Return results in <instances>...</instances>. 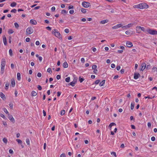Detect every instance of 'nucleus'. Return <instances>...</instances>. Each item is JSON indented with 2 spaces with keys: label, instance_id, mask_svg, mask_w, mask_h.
<instances>
[{
  "label": "nucleus",
  "instance_id": "nucleus-30",
  "mask_svg": "<svg viewBox=\"0 0 157 157\" xmlns=\"http://www.w3.org/2000/svg\"><path fill=\"white\" fill-rule=\"evenodd\" d=\"M131 32H132V31H131L130 30H127L125 31V33L127 35H129L131 34Z\"/></svg>",
  "mask_w": 157,
  "mask_h": 157
},
{
  "label": "nucleus",
  "instance_id": "nucleus-33",
  "mask_svg": "<svg viewBox=\"0 0 157 157\" xmlns=\"http://www.w3.org/2000/svg\"><path fill=\"white\" fill-rule=\"evenodd\" d=\"M152 71H153L154 72H157V68L154 67L152 69Z\"/></svg>",
  "mask_w": 157,
  "mask_h": 157
},
{
  "label": "nucleus",
  "instance_id": "nucleus-34",
  "mask_svg": "<svg viewBox=\"0 0 157 157\" xmlns=\"http://www.w3.org/2000/svg\"><path fill=\"white\" fill-rule=\"evenodd\" d=\"M0 116L5 120H6L7 119V118L5 117L4 115V114H2V113L0 114Z\"/></svg>",
  "mask_w": 157,
  "mask_h": 157
},
{
  "label": "nucleus",
  "instance_id": "nucleus-4",
  "mask_svg": "<svg viewBox=\"0 0 157 157\" xmlns=\"http://www.w3.org/2000/svg\"><path fill=\"white\" fill-rule=\"evenodd\" d=\"M33 29L31 27H29L26 29V33L28 34H30L33 32Z\"/></svg>",
  "mask_w": 157,
  "mask_h": 157
},
{
  "label": "nucleus",
  "instance_id": "nucleus-27",
  "mask_svg": "<svg viewBox=\"0 0 157 157\" xmlns=\"http://www.w3.org/2000/svg\"><path fill=\"white\" fill-rule=\"evenodd\" d=\"M133 25V23H130L128 24V25H127V27L128 28L131 27Z\"/></svg>",
  "mask_w": 157,
  "mask_h": 157
},
{
  "label": "nucleus",
  "instance_id": "nucleus-25",
  "mask_svg": "<svg viewBox=\"0 0 157 157\" xmlns=\"http://www.w3.org/2000/svg\"><path fill=\"white\" fill-rule=\"evenodd\" d=\"M81 12L83 13H85L86 12V9L81 8Z\"/></svg>",
  "mask_w": 157,
  "mask_h": 157
},
{
  "label": "nucleus",
  "instance_id": "nucleus-59",
  "mask_svg": "<svg viewBox=\"0 0 157 157\" xmlns=\"http://www.w3.org/2000/svg\"><path fill=\"white\" fill-rule=\"evenodd\" d=\"M37 76L39 77H40L41 76V74L40 72H38L37 73Z\"/></svg>",
  "mask_w": 157,
  "mask_h": 157
},
{
  "label": "nucleus",
  "instance_id": "nucleus-43",
  "mask_svg": "<svg viewBox=\"0 0 157 157\" xmlns=\"http://www.w3.org/2000/svg\"><path fill=\"white\" fill-rule=\"evenodd\" d=\"M121 27L123 28V29H128V27H127V25L123 26V25H122V26H121Z\"/></svg>",
  "mask_w": 157,
  "mask_h": 157
},
{
  "label": "nucleus",
  "instance_id": "nucleus-50",
  "mask_svg": "<svg viewBox=\"0 0 157 157\" xmlns=\"http://www.w3.org/2000/svg\"><path fill=\"white\" fill-rule=\"evenodd\" d=\"M11 12L12 13H16L17 12V10L15 9H13L11 11Z\"/></svg>",
  "mask_w": 157,
  "mask_h": 157
},
{
  "label": "nucleus",
  "instance_id": "nucleus-49",
  "mask_svg": "<svg viewBox=\"0 0 157 157\" xmlns=\"http://www.w3.org/2000/svg\"><path fill=\"white\" fill-rule=\"evenodd\" d=\"M47 71L48 73H50L52 72V70L50 68H48L47 70Z\"/></svg>",
  "mask_w": 157,
  "mask_h": 157
},
{
  "label": "nucleus",
  "instance_id": "nucleus-23",
  "mask_svg": "<svg viewBox=\"0 0 157 157\" xmlns=\"http://www.w3.org/2000/svg\"><path fill=\"white\" fill-rule=\"evenodd\" d=\"M9 86V82H6L5 84V89L6 90H7L8 89Z\"/></svg>",
  "mask_w": 157,
  "mask_h": 157
},
{
  "label": "nucleus",
  "instance_id": "nucleus-31",
  "mask_svg": "<svg viewBox=\"0 0 157 157\" xmlns=\"http://www.w3.org/2000/svg\"><path fill=\"white\" fill-rule=\"evenodd\" d=\"M14 31H13L11 29H9L8 31V33L9 34H12L13 33Z\"/></svg>",
  "mask_w": 157,
  "mask_h": 157
},
{
  "label": "nucleus",
  "instance_id": "nucleus-7",
  "mask_svg": "<svg viewBox=\"0 0 157 157\" xmlns=\"http://www.w3.org/2000/svg\"><path fill=\"white\" fill-rule=\"evenodd\" d=\"M6 64V61L4 59H2V60L1 67V68L5 69Z\"/></svg>",
  "mask_w": 157,
  "mask_h": 157
},
{
  "label": "nucleus",
  "instance_id": "nucleus-62",
  "mask_svg": "<svg viewBox=\"0 0 157 157\" xmlns=\"http://www.w3.org/2000/svg\"><path fill=\"white\" fill-rule=\"evenodd\" d=\"M30 39L29 37H27L25 39V41L27 42H29L30 41Z\"/></svg>",
  "mask_w": 157,
  "mask_h": 157
},
{
  "label": "nucleus",
  "instance_id": "nucleus-17",
  "mask_svg": "<svg viewBox=\"0 0 157 157\" xmlns=\"http://www.w3.org/2000/svg\"><path fill=\"white\" fill-rule=\"evenodd\" d=\"M30 23L33 25H36L37 23L35 20L31 19L30 21Z\"/></svg>",
  "mask_w": 157,
  "mask_h": 157
},
{
  "label": "nucleus",
  "instance_id": "nucleus-13",
  "mask_svg": "<svg viewBox=\"0 0 157 157\" xmlns=\"http://www.w3.org/2000/svg\"><path fill=\"white\" fill-rule=\"evenodd\" d=\"M3 40L4 44L6 45L7 44V41L6 37L5 36H3Z\"/></svg>",
  "mask_w": 157,
  "mask_h": 157
},
{
  "label": "nucleus",
  "instance_id": "nucleus-3",
  "mask_svg": "<svg viewBox=\"0 0 157 157\" xmlns=\"http://www.w3.org/2000/svg\"><path fill=\"white\" fill-rule=\"evenodd\" d=\"M146 33H149L151 35H155L157 34V31L155 30L152 29H146Z\"/></svg>",
  "mask_w": 157,
  "mask_h": 157
},
{
  "label": "nucleus",
  "instance_id": "nucleus-37",
  "mask_svg": "<svg viewBox=\"0 0 157 157\" xmlns=\"http://www.w3.org/2000/svg\"><path fill=\"white\" fill-rule=\"evenodd\" d=\"M70 77H68L65 78V81L67 82H69L70 81Z\"/></svg>",
  "mask_w": 157,
  "mask_h": 157
},
{
  "label": "nucleus",
  "instance_id": "nucleus-16",
  "mask_svg": "<svg viewBox=\"0 0 157 157\" xmlns=\"http://www.w3.org/2000/svg\"><path fill=\"white\" fill-rule=\"evenodd\" d=\"M15 85V81L14 79L11 80V86L12 87H14Z\"/></svg>",
  "mask_w": 157,
  "mask_h": 157
},
{
  "label": "nucleus",
  "instance_id": "nucleus-35",
  "mask_svg": "<svg viewBox=\"0 0 157 157\" xmlns=\"http://www.w3.org/2000/svg\"><path fill=\"white\" fill-rule=\"evenodd\" d=\"M111 154L112 155H113L114 157H117V155L115 152L113 151L111 152Z\"/></svg>",
  "mask_w": 157,
  "mask_h": 157
},
{
  "label": "nucleus",
  "instance_id": "nucleus-28",
  "mask_svg": "<svg viewBox=\"0 0 157 157\" xmlns=\"http://www.w3.org/2000/svg\"><path fill=\"white\" fill-rule=\"evenodd\" d=\"M85 79L83 78H81V77H79V81L81 82H82Z\"/></svg>",
  "mask_w": 157,
  "mask_h": 157
},
{
  "label": "nucleus",
  "instance_id": "nucleus-22",
  "mask_svg": "<svg viewBox=\"0 0 157 157\" xmlns=\"http://www.w3.org/2000/svg\"><path fill=\"white\" fill-rule=\"evenodd\" d=\"M17 79L18 80L20 81L21 80V74L19 73H17Z\"/></svg>",
  "mask_w": 157,
  "mask_h": 157
},
{
  "label": "nucleus",
  "instance_id": "nucleus-63",
  "mask_svg": "<svg viewBox=\"0 0 157 157\" xmlns=\"http://www.w3.org/2000/svg\"><path fill=\"white\" fill-rule=\"evenodd\" d=\"M60 78H61V76L60 75H58L56 76V78L57 79L59 80V79H60Z\"/></svg>",
  "mask_w": 157,
  "mask_h": 157
},
{
  "label": "nucleus",
  "instance_id": "nucleus-42",
  "mask_svg": "<svg viewBox=\"0 0 157 157\" xmlns=\"http://www.w3.org/2000/svg\"><path fill=\"white\" fill-rule=\"evenodd\" d=\"M67 12L66 11V10H62L61 11V13L62 14H63V13H67Z\"/></svg>",
  "mask_w": 157,
  "mask_h": 157
},
{
  "label": "nucleus",
  "instance_id": "nucleus-6",
  "mask_svg": "<svg viewBox=\"0 0 157 157\" xmlns=\"http://www.w3.org/2000/svg\"><path fill=\"white\" fill-rule=\"evenodd\" d=\"M77 78H75L73 81L72 82H71L69 84H67L68 85H71L72 86H75V84L77 82Z\"/></svg>",
  "mask_w": 157,
  "mask_h": 157
},
{
  "label": "nucleus",
  "instance_id": "nucleus-56",
  "mask_svg": "<svg viewBox=\"0 0 157 157\" xmlns=\"http://www.w3.org/2000/svg\"><path fill=\"white\" fill-rule=\"evenodd\" d=\"M4 69H5L1 68V73L2 74H3Z\"/></svg>",
  "mask_w": 157,
  "mask_h": 157
},
{
  "label": "nucleus",
  "instance_id": "nucleus-21",
  "mask_svg": "<svg viewBox=\"0 0 157 157\" xmlns=\"http://www.w3.org/2000/svg\"><path fill=\"white\" fill-rule=\"evenodd\" d=\"M105 80H103L99 84V85L100 86H103L105 84Z\"/></svg>",
  "mask_w": 157,
  "mask_h": 157
},
{
  "label": "nucleus",
  "instance_id": "nucleus-58",
  "mask_svg": "<svg viewBox=\"0 0 157 157\" xmlns=\"http://www.w3.org/2000/svg\"><path fill=\"white\" fill-rule=\"evenodd\" d=\"M9 152L10 154H13V150L11 149H10L9 150Z\"/></svg>",
  "mask_w": 157,
  "mask_h": 157
},
{
  "label": "nucleus",
  "instance_id": "nucleus-46",
  "mask_svg": "<svg viewBox=\"0 0 157 157\" xmlns=\"http://www.w3.org/2000/svg\"><path fill=\"white\" fill-rule=\"evenodd\" d=\"M100 82V80H97L95 81L94 83L96 84H98Z\"/></svg>",
  "mask_w": 157,
  "mask_h": 157
},
{
  "label": "nucleus",
  "instance_id": "nucleus-51",
  "mask_svg": "<svg viewBox=\"0 0 157 157\" xmlns=\"http://www.w3.org/2000/svg\"><path fill=\"white\" fill-rule=\"evenodd\" d=\"M97 68V66L95 65H94L92 66V69L93 70H95Z\"/></svg>",
  "mask_w": 157,
  "mask_h": 157
},
{
  "label": "nucleus",
  "instance_id": "nucleus-1",
  "mask_svg": "<svg viewBox=\"0 0 157 157\" xmlns=\"http://www.w3.org/2000/svg\"><path fill=\"white\" fill-rule=\"evenodd\" d=\"M133 7L135 8H138L142 9L144 8H147L148 7V6L146 3H143L134 5L133 6Z\"/></svg>",
  "mask_w": 157,
  "mask_h": 157
},
{
  "label": "nucleus",
  "instance_id": "nucleus-55",
  "mask_svg": "<svg viewBox=\"0 0 157 157\" xmlns=\"http://www.w3.org/2000/svg\"><path fill=\"white\" fill-rule=\"evenodd\" d=\"M63 1L67 3H70L71 2V0H63Z\"/></svg>",
  "mask_w": 157,
  "mask_h": 157
},
{
  "label": "nucleus",
  "instance_id": "nucleus-36",
  "mask_svg": "<svg viewBox=\"0 0 157 157\" xmlns=\"http://www.w3.org/2000/svg\"><path fill=\"white\" fill-rule=\"evenodd\" d=\"M14 26L17 29H18V27H19V25L17 23V22L15 23H14Z\"/></svg>",
  "mask_w": 157,
  "mask_h": 157
},
{
  "label": "nucleus",
  "instance_id": "nucleus-19",
  "mask_svg": "<svg viewBox=\"0 0 157 157\" xmlns=\"http://www.w3.org/2000/svg\"><path fill=\"white\" fill-rule=\"evenodd\" d=\"M37 94L34 91H32L31 93V95L32 96H36Z\"/></svg>",
  "mask_w": 157,
  "mask_h": 157
},
{
  "label": "nucleus",
  "instance_id": "nucleus-38",
  "mask_svg": "<svg viewBox=\"0 0 157 157\" xmlns=\"http://www.w3.org/2000/svg\"><path fill=\"white\" fill-rule=\"evenodd\" d=\"M3 142L5 144H6L7 142V139L6 138H4L3 139Z\"/></svg>",
  "mask_w": 157,
  "mask_h": 157
},
{
  "label": "nucleus",
  "instance_id": "nucleus-44",
  "mask_svg": "<svg viewBox=\"0 0 157 157\" xmlns=\"http://www.w3.org/2000/svg\"><path fill=\"white\" fill-rule=\"evenodd\" d=\"M16 141L19 144H21L22 141L20 139H16Z\"/></svg>",
  "mask_w": 157,
  "mask_h": 157
},
{
  "label": "nucleus",
  "instance_id": "nucleus-60",
  "mask_svg": "<svg viewBox=\"0 0 157 157\" xmlns=\"http://www.w3.org/2000/svg\"><path fill=\"white\" fill-rule=\"evenodd\" d=\"M46 29L48 30H49V31H50L51 30V27H50V26H47L46 27Z\"/></svg>",
  "mask_w": 157,
  "mask_h": 157
},
{
  "label": "nucleus",
  "instance_id": "nucleus-57",
  "mask_svg": "<svg viewBox=\"0 0 157 157\" xmlns=\"http://www.w3.org/2000/svg\"><path fill=\"white\" fill-rule=\"evenodd\" d=\"M111 66L112 68H114L115 67V64L112 63L111 64Z\"/></svg>",
  "mask_w": 157,
  "mask_h": 157
},
{
  "label": "nucleus",
  "instance_id": "nucleus-64",
  "mask_svg": "<svg viewBox=\"0 0 157 157\" xmlns=\"http://www.w3.org/2000/svg\"><path fill=\"white\" fill-rule=\"evenodd\" d=\"M60 157H66V155L65 154H62L60 155Z\"/></svg>",
  "mask_w": 157,
  "mask_h": 157
},
{
  "label": "nucleus",
  "instance_id": "nucleus-15",
  "mask_svg": "<svg viewBox=\"0 0 157 157\" xmlns=\"http://www.w3.org/2000/svg\"><path fill=\"white\" fill-rule=\"evenodd\" d=\"M108 22H109L108 20L106 19V20H103L101 21L100 22V23L101 24L103 25V24H105L106 23Z\"/></svg>",
  "mask_w": 157,
  "mask_h": 157
},
{
  "label": "nucleus",
  "instance_id": "nucleus-41",
  "mask_svg": "<svg viewBox=\"0 0 157 157\" xmlns=\"http://www.w3.org/2000/svg\"><path fill=\"white\" fill-rule=\"evenodd\" d=\"M26 142L27 145L29 144L30 141L29 139H27L26 140Z\"/></svg>",
  "mask_w": 157,
  "mask_h": 157
},
{
  "label": "nucleus",
  "instance_id": "nucleus-8",
  "mask_svg": "<svg viewBox=\"0 0 157 157\" xmlns=\"http://www.w3.org/2000/svg\"><path fill=\"white\" fill-rule=\"evenodd\" d=\"M8 118L13 123H15V120L12 115H10V114H8Z\"/></svg>",
  "mask_w": 157,
  "mask_h": 157
},
{
  "label": "nucleus",
  "instance_id": "nucleus-26",
  "mask_svg": "<svg viewBox=\"0 0 157 157\" xmlns=\"http://www.w3.org/2000/svg\"><path fill=\"white\" fill-rule=\"evenodd\" d=\"M134 102H132L131 104V110H133L134 108Z\"/></svg>",
  "mask_w": 157,
  "mask_h": 157
},
{
  "label": "nucleus",
  "instance_id": "nucleus-2",
  "mask_svg": "<svg viewBox=\"0 0 157 157\" xmlns=\"http://www.w3.org/2000/svg\"><path fill=\"white\" fill-rule=\"evenodd\" d=\"M53 34H54L55 35L60 39H62V37L60 34L56 29H54L52 31Z\"/></svg>",
  "mask_w": 157,
  "mask_h": 157
},
{
  "label": "nucleus",
  "instance_id": "nucleus-40",
  "mask_svg": "<svg viewBox=\"0 0 157 157\" xmlns=\"http://www.w3.org/2000/svg\"><path fill=\"white\" fill-rule=\"evenodd\" d=\"M9 54H10V56H12L13 55V53H12V51L11 50V49H10L9 50Z\"/></svg>",
  "mask_w": 157,
  "mask_h": 157
},
{
  "label": "nucleus",
  "instance_id": "nucleus-54",
  "mask_svg": "<svg viewBox=\"0 0 157 157\" xmlns=\"http://www.w3.org/2000/svg\"><path fill=\"white\" fill-rule=\"evenodd\" d=\"M151 140L152 141H154L155 140V137L154 136H152L151 138Z\"/></svg>",
  "mask_w": 157,
  "mask_h": 157
},
{
  "label": "nucleus",
  "instance_id": "nucleus-12",
  "mask_svg": "<svg viewBox=\"0 0 157 157\" xmlns=\"http://www.w3.org/2000/svg\"><path fill=\"white\" fill-rule=\"evenodd\" d=\"M126 44L127 47L129 48L133 46L132 43L129 41H127Z\"/></svg>",
  "mask_w": 157,
  "mask_h": 157
},
{
  "label": "nucleus",
  "instance_id": "nucleus-39",
  "mask_svg": "<svg viewBox=\"0 0 157 157\" xmlns=\"http://www.w3.org/2000/svg\"><path fill=\"white\" fill-rule=\"evenodd\" d=\"M4 111L5 112V113L6 114H8H8H9V112H8L7 110L6 109V108H4L3 109Z\"/></svg>",
  "mask_w": 157,
  "mask_h": 157
},
{
  "label": "nucleus",
  "instance_id": "nucleus-61",
  "mask_svg": "<svg viewBox=\"0 0 157 157\" xmlns=\"http://www.w3.org/2000/svg\"><path fill=\"white\" fill-rule=\"evenodd\" d=\"M116 69L117 71H119L121 69V67L120 66H117L116 67Z\"/></svg>",
  "mask_w": 157,
  "mask_h": 157
},
{
  "label": "nucleus",
  "instance_id": "nucleus-20",
  "mask_svg": "<svg viewBox=\"0 0 157 157\" xmlns=\"http://www.w3.org/2000/svg\"><path fill=\"white\" fill-rule=\"evenodd\" d=\"M63 66L64 68H67L68 67L67 63L66 62L63 63Z\"/></svg>",
  "mask_w": 157,
  "mask_h": 157
},
{
  "label": "nucleus",
  "instance_id": "nucleus-14",
  "mask_svg": "<svg viewBox=\"0 0 157 157\" xmlns=\"http://www.w3.org/2000/svg\"><path fill=\"white\" fill-rule=\"evenodd\" d=\"M0 96L3 100L6 99L5 95L2 92H1L0 93Z\"/></svg>",
  "mask_w": 157,
  "mask_h": 157
},
{
  "label": "nucleus",
  "instance_id": "nucleus-10",
  "mask_svg": "<svg viewBox=\"0 0 157 157\" xmlns=\"http://www.w3.org/2000/svg\"><path fill=\"white\" fill-rule=\"evenodd\" d=\"M146 65L145 63H142L141 65V70L143 71H144L146 67Z\"/></svg>",
  "mask_w": 157,
  "mask_h": 157
},
{
  "label": "nucleus",
  "instance_id": "nucleus-9",
  "mask_svg": "<svg viewBox=\"0 0 157 157\" xmlns=\"http://www.w3.org/2000/svg\"><path fill=\"white\" fill-rule=\"evenodd\" d=\"M122 26V24H119L113 27L112 28L113 29H116L121 27Z\"/></svg>",
  "mask_w": 157,
  "mask_h": 157
},
{
  "label": "nucleus",
  "instance_id": "nucleus-47",
  "mask_svg": "<svg viewBox=\"0 0 157 157\" xmlns=\"http://www.w3.org/2000/svg\"><path fill=\"white\" fill-rule=\"evenodd\" d=\"M64 31L66 33H68L69 32V30L68 29H65L64 30Z\"/></svg>",
  "mask_w": 157,
  "mask_h": 157
},
{
  "label": "nucleus",
  "instance_id": "nucleus-11",
  "mask_svg": "<svg viewBox=\"0 0 157 157\" xmlns=\"http://www.w3.org/2000/svg\"><path fill=\"white\" fill-rule=\"evenodd\" d=\"M140 75L139 73H135L134 74V78L135 79H137Z\"/></svg>",
  "mask_w": 157,
  "mask_h": 157
},
{
  "label": "nucleus",
  "instance_id": "nucleus-5",
  "mask_svg": "<svg viewBox=\"0 0 157 157\" xmlns=\"http://www.w3.org/2000/svg\"><path fill=\"white\" fill-rule=\"evenodd\" d=\"M82 6L85 8H88L90 6V4L89 2H84L82 3Z\"/></svg>",
  "mask_w": 157,
  "mask_h": 157
},
{
  "label": "nucleus",
  "instance_id": "nucleus-52",
  "mask_svg": "<svg viewBox=\"0 0 157 157\" xmlns=\"http://www.w3.org/2000/svg\"><path fill=\"white\" fill-rule=\"evenodd\" d=\"M9 105L11 109H13V104L12 103H10L9 104Z\"/></svg>",
  "mask_w": 157,
  "mask_h": 157
},
{
  "label": "nucleus",
  "instance_id": "nucleus-32",
  "mask_svg": "<svg viewBox=\"0 0 157 157\" xmlns=\"http://www.w3.org/2000/svg\"><path fill=\"white\" fill-rule=\"evenodd\" d=\"M116 125V124L115 123L112 122V123H111L109 124V127L110 128H111V127H112V126H114V125Z\"/></svg>",
  "mask_w": 157,
  "mask_h": 157
},
{
  "label": "nucleus",
  "instance_id": "nucleus-45",
  "mask_svg": "<svg viewBox=\"0 0 157 157\" xmlns=\"http://www.w3.org/2000/svg\"><path fill=\"white\" fill-rule=\"evenodd\" d=\"M65 113V111L64 110H62L61 111V115H63Z\"/></svg>",
  "mask_w": 157,
  "mask_h": 157
},
{
  "label": "nucleus",
  "instance_id": "nucleus-29",
  "mask_svg": "<svg viewBox=\"0 0 157 157\" xmlns=\"http://www.w3.org/2000/svg\"><path fill=\"white\" fill-rule=\"evenodd\" d=\"M139 28H140V29L142 31L144 32H147L146 30L145 29V28L143 27H141L140 26Z\"/></svg>",
  "mask_w": 157,
  "mask_h": 157
},
{
  "label": "nucleus",
  "instance_id": "nucleus-18",
  "mask_svg": "<svg viewBox=\"0 0 157 157\" xmlns=\"http://www.w3.org/2000/svg\"><path fill=\"white\" fill-rule=\"evenodd\" d=\"M140 27V26H137L136 27V33H141V31L140 30V28H139Z\"/></svg>",
  "mask_w": 157,
  "mask_h": 157
},
{
  "label": "nucleus",
  "instance_id": "nucleus-53",
  "mask_svg": "<svg viewBox=\"0 0 157 157\" xmlns=\"http://www.w3.org/2000/svg\"><path fill=\"white\" fill-rule=\"evenodd\" d=\"M55 9L56 8L54 6L52 7L51 9L52 11V12L54 11L55 10Z\"/></svg>",
  "mask_w": 157,
  "mask_h": 157
},
{
  "label": "nucleus",
  "instance_id": "nucleus-48",
  "mask_svg": "<svg viewBox=\"0 0 157 157\" xmlns=\"http://www.w3.org/2000/svg\"><path fill=\"white\" fill-rule=\"evenodd\" d=\"M37 88L38 89L40 90H42V87L40 85H38L37 86Z\"/></svg>",
  "mask_w": 157,
  "mask_h": 157
},
{
  "label": "nucleus",
  "instance_id": "nucleus-24",
  "mask_svg": "<svg viewBox=\"0 0 157 157\" xmlns=\"http://www.w3.org/2000/svg\"><path fill=\"white\" fill-rule=\"evenodd\" d=\"M17 3L16 2H13L11 3L10 4V6L12 7H14L16 6Z\"/></svg>",
  "mask_w": 157,
  "mask_h": 157
}]
</instances>
